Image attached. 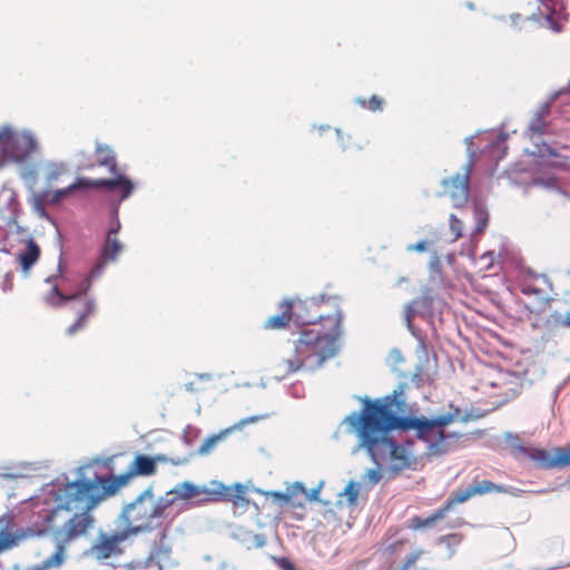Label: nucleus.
<instances>
[{
  "mask_svg": "<svg viewBox=\"0 0 570 570\" xmlns=\"http://www.w3.org/2000/svg\"><path fill=\"white\" fill-rule=\"evenodd\" d=\"M401 393L394 391L382 399L365 400L360 411L352 412L343 420L348 432L357 438V446L363 449L377 466L390 464L395 471L412 468L416 464L417 458L411 450L413 443L399 444L391 435L393 430H415L417 438L428 443L426 450L430 455L446 453L450 449L448 440L458 438L443 431L452 421L450 415H441L433 420L424 416H399L393 406L401 405L397 401Z\"/></svg>",
  "mask_w": 570,
  "mask_h": 570,
  "instance_id": "obj_1",
  "label": "nucleus"
},
{
  "mask_svg": "<svg viewBox=\"0 0 570 570\" xmlns=\"http://www.w3.org/2000/svg\"><path fill=\"white\" fill-rule=\"evenodd\" d=\"M109 494L95 479H81L56 489L55 507L46 514L45 525L51 532L56 549L52 554H60L66 562L67 548L90 534L96 520L94 509Z\"/></svg>",
  "mask_w": 570,
  "mask_h": 570,
  "instance_id": "obj_2",
  "label": "nucleus"
},
{
  "mask_svg": "<svg viewBox=\"0 0 570 570\" xmlns=\"http://www.w3.org/2000/svg\"><path fill=\"white\" fill-rule=\"evenodd\" d=\"M324 301L312 299L301 303L313 315H295V322L306 325L299 334L297 348L301 353L311 356H334L340 351V336L342 333V312L336 308L333 314L324 315L322 306Z\"/></svg>",
  "mask_w": 570,
  "mask_h": 570,
  "instance_id": "obj_3",
  "label": "nucleus"
},
{
  "mask_svg": "<svg viewBox=\"0 0 570 570\" xmlns=\"http://www.w3.org/2000/svg\"><path fill=\"white\" fill-rule=\"evenodd\" d=\"M174 501L167 495L155 499L151 490H145L122 509L118 520L129 537L154 530L163 525Z\"/></svg>",
  "mask_w": 570,
  "mask_h": 570,
  "instance_id": "obj_4",
  "label": "nucleus"
},
{
  "mask_svg": "<svg viewBox=\"0 0 570 570\" xmlns=\"http://www.w3.org/2000/svg\"><path fill=\"white\" fill-rule=\"evenodd\" d=\"M91 283V276L86 275L79 282L77 289L70 294L62 293L58 285L55 284L46 297L47 302L51 305L62 306L66 304L73 313L75 320L66 330V333L70 336L83 331L88 326L90 318L96 316L98 312L96 299L87 296Z\"/></svg>",
  "mask_w": 570,
  "mask_h": 570,
  "instance_id": "obj_5",
  "label": "nucleus"
},
{
  "mask_svg": "<svg viewBox=\"0 0 570 570\" xmlns=\"http://www.w3.org/2000/svg\"><path fill=\"white\" fill-rule=\"evenodd\" d=\"M507 489L502 485L495 484L489 480L474 479L473 482L463 490H455L445 500L444 504L436 509L431 515L422 518L415 515L410 519L409 528L412 530L430 529L443 520L446 514L453 510L458 504L464 503L475 495H484L488 493H505Z\"/></svg>",
  "mask_w": 570,
  "mask_h": 570,
  "instance_id": "obj_6",
  "label": "nucleus"
},
{
  "mask_svg": "<svg viewBox=\"0 0 570 570\" xmlns=\"http://www.w3.org/2000/svg\"><path fill=\"white\" fill-rule=\"evenodd\" d=\"M167 462H170L175 465L180 463L179 460H169L165 454H157L155 456L137 454L134 458V461L130 463L127 473L120 474L118 476L96 475L94 479L97 481V483L100 485V488L104 489L107 494H109V497H112L122 487H125L132 476L154 475L157 472V464L158 463H167Z\"/></svg>",
  "mask_w": 570,
  "mask_h": 570,
  "instance_id": "obj_7",
  "label": "nucleus"
},
{
  "mask_svg": "<svg viewBox=\"0 0 570 570\" xmlns=\"http://www.w3.org/2000/svg\"><path fill=\"white\" fill-rule=\"evenodd\" d=\"M517 370H502L483 362L481 358H475L474 372L480 376L481 384L492 387H505L503 393L505 396L517 395L521 387L527 370L518 362Z\"/></svg>",
  "mask_w": 570,
  "mask_h": 570,
  "instance_id": "obj_8",
  "label": "nucleus"
},
{
  "mask_svg": "<svg viewBox=\"0 0 570 570\" xmlns=\"http://www.w3.org/2000/svg\"><path fill=\"white\" fill-rule=\"evenodd\" d=\"M85 188H104L108 190H118L120 193V198L126 199L132 193L134 185L127 177H118L116 179L77 178V180L68 187L56 190L53 199L59 202L69 196L72 191Z\"/></svg>",
  "mask_w": 570,
  "mask_h": 570,
  "instance_id": "obj_9",
  "label": "nucleus"
},
{
  "mask_svg": "<svg viewBox=\"0 0 570 570\" xmlns=\"http://www.w3.org/2000/svg\"><path fill=\"white\" fill-rule=\"evenodd\" d=\"M38 149V141L29 131L13 128L2 159L4 161L23 163Z\"/></svg>",
  "mask_w": 570,
  "mask_h": 570,
  "instance_id": "obj_10",
  "label": "nucleus"
},
{
  "mask_svg": "<svg viewBox=\"0 0 570 570\" xmlns=\"http://www.w3.org/2000/svg\"><path fill=\"white\" fill-rule=\"evenodd\" d=\"M129 538L124 529L112 533L100 532L89 549V554L96 560H106L122 553V543Z\"/></svg>",
  "mask_w": 570,
  "mask_h": 570,
  "instance_id": "obj_11",
  "label": "nucleus"
},
{
  "mask_svg": "<svg viewBox=\"0 0 570 570\" xmlns=\"http://www.w3.org/2000/svg\"><path fill=\"white\" fill-rule=\"evenodd\" d=\"M525 458L540 469L551 470L570 466V446H558L551 451L531 446Z\"/></svg>",
  "mask_w": 570,
  "mask_h": 570,
  "instance_id": "obj_12",
  "label": "nucleus"
},
{
  "mask_svg": "<svg viewBox=\"0 0 570 570\" xmlns=\"http://www.w3.org/2000/svg\"><path fill=\"white\" fill-rule=\"evenodd\" d=\"M520 289L524 295H534L540 299H546L552 292V283L544 274L527 269L521 275Z\"/></svg>",
  "mask_w": 570,
  "mask_h": 570,
  "instance_id": "obj_13",
  "label": "nucleus"
},
{
  "mask_svg": "<svg viewBox=\"0 0 570 570\" xmlns=\"http://www.w3.org/2000/svg\"><path fill=\"white\" fill-rule=\"evenodd\" d=\"M119 228L120 223L117 220L116 226L108 230L100 259L89 274L91 278L99 276L104 269V266L109 262H115L117 256L121 253L122 244L117 237Z\"/></svg>",
  "mask_w": 570,
  "mask_h": 570,
  "instance_id": "obj_14",
  "label": "nucleus"
},
{
  "mask_svg": "<svg viewBox=\"0 0 570 570\" xmlns=\"http://www.w3.org/2000/svg\"><path fill=\"white\" fill-rule=\"evenodd\" d=\"M210 501L233 502L235 508H247L249 500L246 498V487L237 483L233 487L217 483L209 493Z\"/></svg>",
  "mask_w": 570,
  "mask_h": 570,
  "instance_id": "obj_15",
  "label": "nucleus"
},
{
  "mask_svg": "<svg viewBox=\"0 0 570 570\" xmlns=\"http://www.w3.org/2000/svg\"><path fill=\"white\" fill-rule=\"evenodd\" d=\"M443 194L449 196L454 207H462L469 198V176L456 174L442 181Z\"/></svg>",
  "mask_w": 570,
  "mask_h": 570,
  "instance_id": "obj_16",
  "label": "nucleus"
},
{
  "mask_svg": "<svg viewBox=\"0 0 570 570\" xmlns=\"http://www.w3.org/2000/svg\"><path fill=\"white\" fill-rule=\"evenodd\" d=\"M282 307L284 308V311L281 314L271 316L265 321L263 325L265 330L277 331L286 328L289 325L291 321L294 317L293 302L286 299L282 303Z\"/></svg>",
  "mask_w": 570,
  "mask_h": 570,
  "instance_id": "obj_17",
  "label": "nucleus"
},
{
  "mask_svg": "<svg viewBox=\"0 0 570 570\" xmlns=\"http://www.w3.org/2000/svg\"><path fill=\"white\" fill-rule=\"evenodd\" d=\"M289 499V505L293 508H303L306 501L317 499L318 491L308 492L301 482H295L286 488Z\"/></svg>",
  "mask_w": 570,
  "mask_h": 570,
  "instance_id": "obj_18",
  "label": "nucleus"
},
{
  "mask_svg": "<svg viewBox=\"0 0 570 570\" xmlns=\"http://www.w3.org/2000/svg\"><path fill=\"white\" fill-rule=\"evenodd\" d=\"M40 253L41 250L39 245L32 238L26 242L24 248L20 250L17 256L19 265L21 266L23 272H29V269L39 259Z\"/></svg>",
  "mask_w": 570,
  "mask_h": 570,
  "instance_id": "obj_19",
  "label": "nucleus"
},
{
  "mask_svg": "<svg viewBox=\"0 0 570 570\" xmlns=\"http://www.w3.org/2000/svg\"><path fill=\"white\" fill-rule=\"evenodd\" d=\"M97 154V165L101 167L108 168L109 173L115 176L114 179L118 177H125L117 167L116 155L114 150L104 145H98L96 147Z\"/></svg>",
  "mask_w": 570,
  "mask_h": 570,
  "instance_id": "obj_20",
  "label": "nucleus"
},
{
  "mask_svg": "<svg viewBox=\"0 0 570 570\" xmlns=\"http://www.w3.org/2000/svg\"><path fill=\"white\" fill-rule=\"evenodd\" d=\"M507 449L515 459H524L531 446L525 445L521 436L517 433L507 432L503 435Z\"/></svg>",
  "mask_w": 570,
  "mask_h": 570,
  "instance_id": "obj_21",
  "label": "nucleus"
},
{
  "mask_svg": "<svg viewBox=\"0 0 570 570\" xmlns=\"http://www.w3.org/2000/svg\"><path fill=\"white\" fill-rule=\"evenodd\" d=\"M209 493L210 491H207L205 488H200L190 482H183L177 484L176 488L168 494H175L176 498L181 500H190L193 498L199 497L200 494H207L209 497Z\"/></svg>",
  "mask_w": 570,
  "mask_h": 570,
  "instance_id": "obj_22",
  "label": "nucleus"
},
{
  "mask_svg": "<svg viewBox=\"0 0 570 570\" xmlns=\"http://www.w3.org/2000/svg\"><path fill=\"white\" fill-rule=\"evenodd\" d=\"M119 570H163L159 562L150 557L146 560L135 561L126 563L119 568Z\"/></svg>",
  "mask_w": 570,
  "mask_h": 570,
  "instance_id": "obj_23",
  "label": "nucleus"
},
{
  "mask_svg": "<svg viewBox=\"0 0 570 570\" xmlns=\"http://www.w3.org/2000/svg\"><path fill=\"white\" fill-rule=\"evenodd\" d=\"M230 431V429H227L225 431H222L220 433L218 434H214V435H210L209 438H207L206 440H204V442L202 443V445L198 448V454L200 455H206V454H209L212 452V450L220 442L223 441L226 435L228 434V432Z\"/></svg>",
  "mask_w": 570,
  "mask_h": 570,
  "instance_id": "obj_24",
  "label": "nucleus"
},
{
  "mask_svg": "<svg viewBox=\"0 0 570 570\" xmlns=\"http://www.w3.org/2000/svg\"><path fill=\"white\" fill-rule=\"evenodd\" d=\"M17 539L3 521H0V553L12 548Z\"/></svg>",
  "mask_w": 570,
  "mask_h": 570,
  "instance_id": "obj_25",
  "label": "nucleus"
},
{
  "mask_svg": "<svg viewBox=\"0 0 570 570\" xmlns=\"http://www.w3.org/2000/svg\"><path fill=\"white\" fill-rule=\"evenodd\" d=\"M473 215H474V219H475V230L474 233L475 234H481L485 230L487 226H488V222H489V214L488 212L479 206V205H475L474 206V210H473Z\"/></svg>",
  "mask_w": 570,
  "mask_h": 570,
  "instance_id": "obj_26",
  "label": "nucleus"
},
{
  "mask_svg": "<svg viewBox=\"0 0 570 570\" xmlns=\"http://www.w3.org/2000/svg\"><path fill=\"white\" fill-rule=\"evenodd\" d=\"M283 364L285 365L284 371H279L275 373L276 379L286 377L289 374L298 371L303 367V361L304 358H283Z\"/></svg>",
  "mask_w": 570,
  "mask_h": 570,
  "instance_id": "obj_27",
  "label": "nucleus"
},
{
  "mask_svg": "<svg viewBox=\"0 0 570 570\" xmlns=\"http://www.w3.org/2000/svg\"><path fill=\"white\" fill-rule=\"evenodd\" d=\"M462 533H449L439 538V542L445 544L450 550V557L455 553V548L463 541Z\"/></svg>",
  "mask_w": 570,
  "mask_h": 570,
  "instance_id": "obj_28",
  "label": "nucleus"
},
{
  "mask_svg": "<svg viewBox=\"0 0 570 570\" xmlns=\"http://www.w3.org/2000/svg\"><path fill=\"white\" fill-rule=\"evenodd\" d=\"M356 102L361 107L366 108L371 111H380L383 109L384 106V100L376 95H373L370 99L357 98Z\"/></svg>",
  "mask_w": 570,
  "mask_h": 570,
  "instance_id": "obj_29",
  "label": "nucleus"
},
{
  "mask_svg": "<svg viewBox=\"0 0 570 570\" xmlns=\"http://www.w3.org/2000/svg\"><path fill=\"white\" fill-rule=\"evenodd\" d=\"M426 554V551L425 550H422V549H419V550H415L413 552H411L405 559H404V562L402 563V566L400 567L399 570H410L412 568H414L415 563L417 562V560L422 557Z\"/></svg>",
  "mask_w": 570,
  "mask_h": 570,
  "instance_id": "obj_30",
  "label": "nucleus"
},
{
  "mask_svg": "<svg viewBox=\"0 0 570 570\" xmlns=\"http://www.w3.org/2000/svg\"><path fill=\"white\" fill-rule=\"evenodd\" d=\"M450 230L453 234V242L458 240L463 235V222L455 215H450Z\"/></svg>",
  "mask_w": 570,
  "mask_h": 570,
  "instance_id": "obj_31",
  "label": "nucleus"
},
{
  "mask_svg": "<svg viewBox=\"0 0 570 570\" xmlns=\"http://www.w3.org/2000/svg\"><path fill=\"white\" fill-rule=\"evenodd\" d=\"M12 130H13V127L10 125H4V126L0 127V151H1L2 157L6 151L7 145L9 142Z\"/></svg>",
  "mask_w": 570,
  "mask_h": 570,
  "instance_id": "obj_32",
  "label": "nucleus"
},
{
  "mask_svg": "<svg viewBox=\"0 0 570 570\" xmlns=\"http://www.w3.org/2000/svg\"><path fill=\"white\" fill-rule=\"evenodd\" d=\"M548 111H549L548 106H544L543 109H542V112L540 114V116L535 120L532 121V124L530 126V129L533 132H537L539 135L544 132V121L542 120V117L544 115H547Z\"/></svg>",
  "mask_w": 570,
  "mask_h": 570,
  "instance_id": "obj_33",
  "label": "nucleus"
},
{
  "mask_svg": "<svg viewBox=\"0 0 570 570\" xmlns=\"http://www.w3.org/2000/svg\"><path fill=\"white\" fill-rule=\"evenodd\" d=\"M273 562L281 569V570H296L294 564L288 558L285 557H272Z\"/></svg>",
  "mask_w": 570,
  "mask_h": 570,
  "instance_id": "obj_34",
  "label": "nucleus"
},
{
  "mask_svg": "<svg viewBox=\"0 0 570 570\" xmlns=\"http://www.w3.org/2000/svg\"><path fill=\"white\" fill-rule=\"evenodd\" d=\"M344 493L347 495V501L350 504H354L356 502L358 497V489L353 482H350L345 487Z\"/></svg>",
  "mask_w": 570,
  "mask_h": 570,
  "instance_id": "obj_35",
  "label": "nucleus"
},
{
  "mask_svg": "<svg viewBox=\"0 0 570 570\" xmlns=\"http://www.w3.org/2000/svg\"><path fill=\"white\" fill-rule=\"evenodd\" d=\"M66 171V168L63 165H55L50 168L47 180L49 183L55 181L59 178L60 175H62Z\"/></svg>",
  "mask_w": 570,
  "mask_h": 570,
  "instance_id": "obj_36",
  "label": "nucleus"
},
{
  "mask_svg": "<svg viewBox=\"0 0 570 570\" xmlns=\"http://www.w3.org/2000/svg\"><path fill=\"white\" fill-rule=\"evenodd\" d=\"M428 242L426 240H420L415 244H410L406 246L407 252H419L423 253L428 250Z\"/></svg>",
  "mask_w": 570,
  "mask_h": 570,
  "instance_id": "obj_37",
  "label": "nucleus"
},
{
  "mask_svg": "<svg viewBox=\"0 0 570 570\" xmlns=\"http://www.w3.org/2000/svg\"><path fill=\"white\" fill-rule=\"evenodd\" d=\"M271 497L274 499L275 502H278L279 504H288L289 505L287 490H285V492H272Z\"/></svg>",
  "mask_w": 570,
  "mask_h": 570,
  "instance_id": "obj_38",
  "label": "nucleus"
},
{
  "mask_svg": "<svg viewBox=\"0 0 570 570\" xmlns=\"http://www.w3.org/2000/svg\"><path fill=\"white\" fill-rule=\"evenodd\" d=\"M419 302L414 301L413 303L409 304L405 309V320L407 322V325L410 326L412 324L413 318L415 317V308L414 305H416Z\"/></svg>",
  "mask_w": 570,
  "mask_h": 570,
  "instance_id": "obj_39",
  "label": "nucleus"
},
{
  "mask_svg": "<svg viewBox=\"0 0 570 570\" xmlns=\"http://www.w3.org/2000/svg\"><path fill=\"white\" fill-rule=\"evenodd\" d=\"M266 543L265 537L262 534H256L253 538V544L255 548H262Z\"/></svg>",
  "mask_w": 570,
  "mask_h": 570,
  "instance_id": "obj_40",
  "label": "nucleus"
},
{
  "mask_svg": "<svg viewBox=\"0 0 570 570\" xmlns=\"http://www.w3.org/2000/svg\"><path fill=\"white\" fill-rule=\"evenodd\" d=\"M466 524V521L463 518H456L451 524H449L450 529L460 528Z\"/></svg>",
  "mask_w": 570,
  "mask_h": 570,
  "instance_id": "obj_41",
  "label": "nucleus"
},
{
  "mask_svg": "<svg viewBox=\"0 0 570 570\" xmlns=\"http://www.w3.org/2000/svg\"><path fill=\"white\" fill-rule=\"evenodd\" d=\"M170 554V548L166 542V532H164V560L168 559Z\"/></svg>",
  "mask_w": 570,
  "mask_h": 570,
  "instance_id": "obj_42",
  "label": "nucleus"
},
{
  "mask_svg": "<svg viewBox=\"0 0 570 570\" xmlns=\"http://www.w3.org/2000/svg\"><path fill=\"white\" fill-rule=\"evenodd\" d=\"M560 325L570 328V312L563 316V318L560 321Z\"/></svg>",
  "mask_w": 570,
  "mask_h": 570,
  "instance_id": "obj_43",
  "label": "nucleus"
},
{
  "mask_svg": "<svg viewBox=\"0 0 570 570\" xmlns=\"http://www.w3.org/2000/svg\"><path fill=\"white\" fill-rule=\"evenodd\" d=\"M521 16L519 13H512L510 16V20L513 24H518L519 20H520Z\"/></svg>",
  "mask_w": 570,
  "mask_h": 570,
  "instance_id": "obj_44",
  "label": "nucleus"
},
{
  "mask_svg": "<svg viewBox=\"0 0 570 570\" xmlns=\"http://www.w3.org/2000/svg\"><path fill=\"white\" fill-rule=\"evenodd\" d=\"M197 377L199 381H203V380L209 381L212 379V375L206 373V374H199Z\"/></svg>",
  "mask_w": 570,
  "mask_h": 570,
  "instance_id": "obj_45",
  "label": "nucleus"
},
{
  "mask_svg": "<svg viewBox=\"0 0 570 570\" xmlns=\"http://www.w3.org/2000/svg\"><path fill=\"white\" fill-rule=\"evenodd\" d=\"M194 384H195V382H190V383H188V384L186 385L187 390H188V391H190V392H196V391H198L199 389H195V387H194Z\"/></svg>",
  "mask_w": 570,
  "mask_h": 570,
  "instance_id": "obj_46",
  "label": "nucleus"
},
{
  "mask_svg": "<svg viewBox=\"0 0 570 570\" xmlns=\"http://www.w3.org/2000/svg\"><path fill=\"white\" fill-rule=\"evenodd\" d=\"M94 166H95V164H94V163H89V164L83 165V166H82V168L90 169V168H92Z\"/></svg>",
  "mask_w": 570,
  "mask_h": 570,
  "instance_id": "obj_47",
  "label": "nucleus"
},
{
  "mask_svg": "<svg viewBox=\"0 0 570 570\" xmlns=\"http://www.w3.org/2000/svg\"><path fill=\"white\" fill-rule=\"evenodd\" d=\"M498 21H504V17L503 16H495L494 17Z\"/></svg>",
  "mask_w": 570,
  "mask_h": 570,
  "instance_id": "obj_48",
  "label": "nucleus"
}]
</instances>
